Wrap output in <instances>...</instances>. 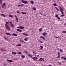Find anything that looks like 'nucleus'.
<instances>
[{"instance_id":"f257e3e1","label":"nucleus","mask_w":66,"mask_h":66,"mask_svg":"<svg viewBox=\"0 0 66 66\" xmlns=\"http://www.w3.org/2000/svg\"><path fill=\"white\" fill-rule=\"evenodd\" d=\"M5 26L7 30H8L9 31H10V28L9 27V26H8V25H7V24H5Z\"/></svg>"},{"instance_id":"f03ea898","label":"nucleus","mask_w":66,"mask_h":66,"mask_svg":"<svg viewBox=\"0 0 66 66\" xmlns=\"http://www.w3.org/2000/svg\"><path fill=\"white\" fill-rule=\"evenodd\" d=\"M59 7L60 8V10L61 11V12L62 14H64V13H63V9L62 7H61L60 6H59Z\"/></svg>"},{"instance_id":"7ed1b4c3","label":"nucleus","mask_w":66,"mask_h":66,"mask_svg":"<svg viewBox=\"0 0 66 66\" xmlns=\"http://www.w3.org/2000/svg\"><path fill=\"white\" fill-rule=\"evenodd\" d=\"M17 28H19V29H24V27L23 26H19L17 27Z\"/></svg>"},{"instance_id":"20e7f679","label":"nucleus","mask_w":66,"mask_h":66,"mask_svg":"<svg viewBox=\"0 0 66 66\" xmlns=\"http://www.w3.org/2000/svg\"><path fill=\"white\" fill-rule=\"evenodd\" d=\"M22 2L24 4H28V2L26 1H22Z\"/></svg>"},{"instance_id":"39448f33","label":"nucleus","mask_w":66,"mask_h":66,"mask_svg":"<svg viewBox=\"0 0 66 66\" xmlns=\"http://www.w3.org/2000/svg\"><path fill=\"white\" fill-rule=\"evenodd\" d=\"M6 6V4L5 3H4L2 5V7L3 8H4Z\"/></svg>"},{"instance_id":"423d86ee","label":"nucleus","mask_w":66,"mask_h":66,"mask_svg":"<svg viewBox=\"0 0 66 66\" xmlns=\"http://www.w3.org/2000/svg\"><path fill=\"white\" fill-rule=\"evenodd\" d=\"M32 59L33 60H37V57L35 56V57L32 58Z\"/></svg>"},{"instance_id":"0eeeda50","label":"nucleus","mask_w":66,"mask_h":66,"mask_svg":"<svg viewBox=\"0 0 66 66\" xmlns=\"http://www.w3.org/2000/svg\"><path fill=\"white\" fill-rule=\"evenodd\" d=\"M47 33L46 32H44L42 34V35H43L44 36H45L46 35H47Z\"/></svg>"},{"instance_id":"6e6552de","label":"nucleus","mask_w":66,"mask_h":66,"mask_svg":"<svg viewBox=\"0 0 66 66\" xmlns=\"http://www.w3.org/2000/svg\"><path fill=\"white\" fill-rule=\"evenodd\" d=\"M39 48L40 50H42L43 49V47L42 46H40Z\"/></svg>"},{"instance_id":"1a4fd4ad","label":"nucleus","mask_w":66,"mask_h":66,"mask_svg":"<svg viewBox=\"0 0 66 66\" xmlns=\"http://www.w3.org/2000/svg\"><path fill=\"white\" fill-rule=\"evenodd\" d=\"M12 35H13L14 36H17V34L14 33L12 34Z\"/></svg>"},{"instance_id":"9d476101","label":"nucleus","mask_w":66,"mask_h":66,"mask_svg":"<svg viewBox=\"0 0 66 66\" xmlns=\"http://www.w3.org/2000/svg\"><path fill=\"white\" fill-rule=\"evenodd\" d=\"M12 22H10V21H8V22H6V24H7L8 23H12Z\"/></svg>"},{"instance_id":"9b49d317","label":"nucleus","mask_w":66,"mask_h":66,"mask_svg":"<svg viewBox=\"0 0 66 66\" xmlns=\"http://www.w3.org/2000/svg\"><path fill=\"white\" fill-rule=\"evenodd\" d=\"M17 31H19L20 32H22V30L21 29H18L17 30Z\"/></svg>"},{"instance_id":"f8f14e48","label":"nucleus","mask_w":66,"mask_h":66,"mask_svg":"<svg viewBox=\"0 0 66 66\" xmlns=\"http://www.w3.org/2000/svg\"><path fill=\"white\" fill-rule=\"evenodd\" d=\"M61 58L62 59H64V60H65V61H66V58L65 57H61Z\"/></svg>"},{"instance_id":"ddd939ff","label":"nucleus","mask_w":66,"mask_h":66,"mask_svg":"<svg viewBox=\"0 0 66 66\" xmlns=\"http://www.w3.org/2000/svg\"><path fill=\"white\" fill-rule=\"evenodd\" d=\"M12 54H14V55H16L17 53H16V52H12Z\"/></svg>"},{"instance_id":"4468645a","label":"nucleus","mask_w":66,"mask_h":66,"mask_svg":"<svg viewBox=\"0 0 66 66\" xmlns=\"http://www.w3.org/2000/svg\"><path fill=\"white\" fill-rule=\"evenodd\" d=\"M7 61H8V62H13V61H12L11 60H7Z\"/></svg>"},{"instance_id":"2eb2a0df","label":"nucleus","mask_w":66,"mask_h":66,"mask_svg":"<svg viewBox=\"0 0 66 66\" xmlns=\"http://www.w3.org/2000/svg\"><path fill=\"white\" fill-rule=\"evenodd\" d=\"M24 40L25 41H28V38H26L24 39Z\"/></svg>"},{"instance_id":"dca6fc26","label":"nucleus","mask_w":66,"mask_h":66,"mask_svg":"<svg viewBox=\"0 0 66 66\" xmlns=\"http://www.w3.org/2000/svg\"><path fill=\"white\" fill-rule=\"evenodd\" d=\"M22 34L24 35H25L26 36H28V34H26L24 33H22Z\"/></svg>"},{"instance_id":"f3484780","label":"nucleus","mask_w":66,"mask_h":66,"mask_svg":"<svg viewBox=\"0 0 66 66\" xmlns=\"http://www.w3.org/2000/svg\"><path fill=\"white\" fill-rule=\"evenodd\" d=\"M6 35H9L10 36H11V34L8 33H6Z\"/></svg>"},{"instance_id":"a211bd4d","label":"nucleus","mask_w":66,"mask_h":66,"mask_svg":"<svg viewBox=\"0 0 66 66\" xmlns=\"http://www.w3.org/2000/svg\"><path fill=\"white\" fill-rule=\"evenodd\" d=\"M23 6V4H21V5H17V6Z\"/></svg>"},{"instance_id":"6ab92c4d","label":"nucleus","mask_w":66,"mask_h":66,"mask_svg":"<svg viewBox=\"0 0 66 66\" xmlns=\"http://www.w3.org/2000/svg\"><path fill=\"white\" fill-rule=\"evenodd\" d=\"M42 28H40L39 29V32L42 31Z\"/></svg>"},{"instance_id":"aec40b11","label":"nucleus","mask_w":66,"mask_h":66,"mask_svg":"<svg viewBox=\"0 0 66 66\" xmlns=\"http://www.w3.org/2000/svg\"><path fill=\"white\" fill-rule=\"evenodd\" d=\"M30 2L31 4H34V2L33 1H31Z\"/></svg>"},{"instance_id":"412c9836","label":"nucleus","mask_w":66,"mask_h":66,"mask_svg":"<svg viewBox=\"0 0 66 66\" xmlns=\"http://www.w3.org/2000/svg\"><path fill=\"white\" fill-rule=\"evenodd\" d=\"M21 13L23 15H26V13L24 12H21Z\"/></svg>"},{"instance_id":"4be33fe9","label":"nucleus","mask_w":66,"mask_h":66,"mask_svg":"<svg viewBox=\"0 0 66 66\" xmlns=\"http://www.w3.org/2000/svg\"><path fill=\"white\" fill-rule=\"evenodd\" d=\"M28 55L29 56V57H31V58L32 57V55H31L30 54H29Z\"/></svg>"},{"instance_id":"5701e85b","label":"nucleus","mask_w":66,"mask_h":66,"mask_svg":"<svg viewBox=\"0 0 66 66\" xmlns=\"http://www.w3.org/2000/svg\"><path fill=\"white\" fill-rule=\"evenodd\" d=\"M1 16H3L4 17H5L6 16L5 15H4L3 14H1Z\"/></svg>"},{"instance_id":"b1692460","label":"nucleus","mask_w":66,"mask_h":66,"mask_svg":"<svg viewBox=\"0 0 66 66\" xmlns=\"http://www.w3.org/2000/svg\"><path fill=\"white\" fill-rule=\"evenodd\" d=\"M9 16L10 17H11V18H12L13 17V15H9Z\"/></svg>"},{"instance_id":"393cba45","label":"nucleus","mask_w":66,"mask_h":66,"mask_svg":"<svg viewBox=\"0 0 66 66\" xmlns=\"http://www.w3.org/2000/svg\"><path fill=\"white\" fill-rule=\"evenodd\" d=\"M10 24L12 27H14V24Z\"/></svg>"},{"instance_id":"a878e982","label":"nucleus","mask_w":66,"mask_h":66,"mask_svg":"<svg viewBox=\"0 0 66 66\" xmlns=\"http://www.w3.org/2000/svg\"><path fill=\"white\" fill-rule=\"evenodd\" d=\"M60 51L61 52H62V53L63 52V50H62L61 49H60Z\"/></svg>"},{"instance_id":"bb28decb","label":"nucleus","mask_w":66,"mask_h":66,"mask_svg":"<svg viewBox=\"0 0 66 66\" xmlns=\"http://www.w3.org/2000/svg\"><path fill=\"white\" fill-rule=\"evenodd\" d=\"M53 6H57V5H56V4L55 3L53 4Z\"/></svg>"},{"instance_id":"cd10ccee","label":"nucleus","mask_w":66,"mask_h":66,"mask_svg":"<svg viewBox=\"0 0 66 66\" xmlns=\"http://www.w3.org/2000/svg\"><path fill=\"white\" fill-rule=\"evenodd\" d=\"M17 53H18V54H21L22 53L21 52H18Z\"/></svg>"},{"instance_id":"c85d7f7f","label":"nucleus","mask_w":66,"mask_h":66,"mask_svg":"<svg viewBox=\"0 0 66 66\" xmlns=\"http://www.w3.org/2000/svg\"><path fill=\"white\" fill-rule=\"evenodd\" d=\"M32 9L33 10H36V8L34 7H32Z\"/></svg>"},{"instance_id":"c756f323","label":"nucleus","mask_w":66,"mask_h":66,"mask_svg":"<svg viewBox=\"0 0 66 66\" xmlns=\"http://www.w3.org/2000/svg\"><path fill=\"white\" fill-rule=\"evenodd\" d=\"M21 57L23 58H24V57H25V56H24V55H22L21 56Z\"/></svg>"},{"instance_id":"7c9ffc66","label":"nucleus","mask_w":66,"mask_h":66,"mask_svg":"<svg viewBox=\"0 0 66 66\" xmlns=\"http://www.w3.org/2000/svg\"><path fill=\"white\" fill-rule=\"evenodd\" d=\"M55 9H56L57 11H59V9L57 8V7H55Z\"/></svg>"},{"instance_id":"2f4dec72","label":"nucleus","mask_w":66,"mask_h":66,"mask_svg":"<svg viewBox=\"0 0 66 66\" xmlns=\"http://www.w3.org/2000/svg\"><path fill=\"white\" fill-rule=\"evenodd\" d=\"M21 42L22 43H23V44H24V43H26L25 42L22 41V40Z\"/></svg>"},{"instance_id":"473e14b6","label":"nucleus","mask_w":66,"mask_h":66,"mask_svg":"<svg viewBox=\"0 0 66 66\" xmlns=\"http://www.w3.org/2000/svg\"><path fill=\"white\" fill-rule=\"evenodd\" d=\"M17 46H21V44H18L16 45Z\"/></svg>"},{"instance_id":"72a5a7b5","label":"nucleus","mask_w":66,"mask_h":66,"mask_svg":"<svg viewBox=\"0 0 66 66\" xmlns=\"http://www.w3.org/2000/svg\"><path fill=\"white\" fill-rule=\"evenodd\" d=\"M1 51H4V49H3V48H2V49H1Z\"/></svg>"},{"instance_id":"f704fd0d","label":"nucleus","mask_w":66,"mask_h":66,"mask_svg":"<svg viewBox=\"0 0 66 66\" xmlns=\"http://www.w3.org/2000/svg\"><path fill=\"white\" fill-rule=\"evenodd\" d=\"M16 12L17 13H20V12L18 10Z\"/></svg>"},{"instance_id":"c9c22d12","label":"nucleus","mask_w":66,"mask_h":66,"mask_svg":"<svg viewBox=\"0 0 66 66\" xmlns=\"http://www.w3.org/2000/svg\"><path fill=\"white\" fill-rule=\"evenodd\" d=\"M41 61H42L43 62H44V61H45V60L44 59H43L42 58V59L41 60Z\"/></svg>"},{"instance_id":"e433bc0d","label":"nucleus","mask_w":66,"mask_h":66,"mask_svg":"<svg viewBox=\"0 0 66 66\" xmlns=\"http://www.w3.org/2000/svg\"><path fill=\"white\" fill-rule=\"evenodd\" d=\"M58 56H60V52L58 51Z\"/></svg>"},{"instance_id":"4c0bfd02","label":"nucleus","mask_w":66,"mask_h":66,"mask_svg":"<svg viewBox=\"0 0 66 66\" xmlns=\"http://www.w3.org/2000/svg\"><path fill=\"white\" fill-rule=\"evenodd\" d=\"M63 33H66V31H63Z\"/></svg>"},{"instance_id":"58836bf2","label":"nucleus","mask_w":66,"mask_h":66,"mask_svg":"<svg viewBox=\"0 0 66 66\" xmlns=\"http://www.w3.org/2000/svg\"><path fill=\"white\" fill-rule=\"evenodd\" d=\"M57 19H59V20H60V19H61V18L59 17H58Z\"/></svg>"},{"instance_id":"ea45409f","label":"nucleus","mask_w":66,"mask_h":66,"mask_svg":"<svg viewBox=\"0 0 66 66\" xmlns=\"http://www.w3.org/2000/svg\"><path fill=\"white\" fill-rule=\"evenodd\" d=\"M58 16H59L58 15H56L55 16V17H58Z\"/></svg>"},{"instance_id":"a19ab883","label":"nucleus","mask_w":66,"mask_h":66,"mask_svg":"<svg viewBox=\"0 0 66 66\" xmlns=\"http://www.w3.org/2000/svg\"><path fill=\"white\" fill-rule=\"evenodd\" d=\"M39 42L41 43H43V41H42V40H40Z\"/></svg>"},{"instance_id":"79ce46f5","label":"nucleus","mask_w":66,"mask_h":66,"mask_svg":"<svg viewBox=\"0 0 66 66\" xmlns=\"http://www.w3.org/2000/svg\"><path fill=\"white\" fill-rule=\"evenodd\" d=\"M60 57V56H58L57 57V59H59Z\"/></svg>"},{"instance_id":"37998d69","label":"nucleus","mask_w":66,"mask_h":66,"mask_svg":"<svg viewBox=\"0 0 66 66\" xmlns=\"http://www.w3.org/2000/svg\"><path fill=\"white\" fill-rule=\"evenodd\" d=\"M43 36H40V38H43Z\"/></svg>"},{"instance_id":"c03bdc74","label":"nucleus","mask_w":66,"mask_h":66,"mask_svg":"<svg viewBox=\"0 0 66 66\" xmlns=\"http://www.w3.org/2000/svg\"><path fill=\"white\" fill-rule=\"evenodd\" d=\"M42 38H43V39L44 40H45V38H44V37H42Z\"/></svg>"},{"instance_id":"a18cd8bd","label":"nucleus","mask_w":66,"mask_h":66,"mask_svg":"<svg viewBox=\"0 0 66 66\" xmlns=\"http://www.w3.org/2000/svg\"><path fill=\"white\" fill-rule=\"evenodd\" d=\"M57 63H58V64H60V65H61V63H60L59 62H57Z\"/></svg>"},{"instance_id":"49530a36","label":"nucleus","mask_w":66,"mask_h":66,"mask_svg":"<svg viewBox=\"0 0 66 66\" xmlns=\"http://www.w3.org/2000/svg\"><path fill=\"white\" fill-rule=\"evenodd\" d=\"M42 59H43V58H40L39 59V60H42Z\"/></svg>"},{"instance_id":"de8ad7c7","label":"nucleus","mask_w":66,"mask_h":66,"mask_svg":"<svg viewBox=\"0 0 66 66\" xmlns=\"http://www.w3.org/2000/svg\"><path fill=\"white\" fill-rule=\"evenodd\" d=\"M15 18H17V16H16V15H15Z\"/></svg>"},{"instance_id":"09e8293b","label":"nucleus","mask_w":66,"mask_h":66,"mask_svg":"<svg viewBox=\"0 0 66 66\" xmlns=\"http://www.w3.org/2000/svg\"><path fill=\"white\" fill-rule=\"evenodd\" d=\"M55 38H58V37L55 36Z\"/></svg>"},{"instance_id":"8fccbe9b","label":"nucleus","mask_w":66,"mask_h":66,"mask_svg":"<svg viewBox=\"0 0 66 66\" xmlns=\"http://www.w3.org/2000/svg\"><path fill=\"white\" fill-rule=\"evenodd\" d=\"M33 53H35V54H36V52H34V51L33 52Z\"/></svg>"},{"instance_id":"3c124183","label":"nucleus","mask_w":66,"mask_h":66,"mask_svg":"<svg viewBox=\"0 0 66 66\" xmlns=\"http://www.w3.org/2000/svg\"><path fill=\"white\" fill-rule=\"evenodd\" d=\"M24 52H26V53H27V51H24Z\"/></svg>"},{"instance_id":"603ef678","label":"nucleus","mask_w":66,"mask_h":66,"mask_svg":"<svg viewBox=\"0 0 66 66\" xmlns=\"http://www.w3.org/2000/svg\"><path fill=\"white\" fill-rule=\"evenodd\" d=\"M0 3H2V1L0 0Z\"/></svg>"},{"instance_id":"864d4df0","label":"nucleus","mask_w":66,"mask_h":66,"mask_svg":"<svg viewBox=\"0 0 66 66\" xmlns=\"http://www.w3.org/2000/svg\"><path fill=\"white\" fill-rule=\"evenodd\" d=\"M16 20H18V18H16Z\"/></svg>"},{"instance_id":"5fc2aeb1","label":"nucleus","mask_w":66,"mask_h":66,"mask_svg":"<svg viewBox=\"0 0 66 66\" xmlns=\"http://www.w3.org/2000/svg\"><path fill=\"white\" fill-rule=\"evenodd\" d=\"M61 16H62V17H63L64 16V15H61Z\"/></svg>"},{"instance_id":"6e6d98bb","label":"nucleus","mask_w":66,"mask_h":66,"mask_svg":"<svg viewBox=\"0 0 66 66\" xmlns=\"http://www.w3.org/2000/svg\"><path fill=\"white\" fill-rule=\"evenodd\" d=\"M44 16H46V14H44L43 15Z\"/></svg>"},{"instance_id":"4d7b16f0","label":"nucleus","mask_w":66,"mask_h":66,"mask_svg":"<svg viewBox=\"0 0 66 66\" xmlns=\"http://www.w3.org/2000/svg\"><path fill=\"white\" fill-rule=\"evenodd\" d=\"M15 61H17V59H15Z\"/></svg>"},{"instance_id":"13d9d810","label":"nucleus","mask_w":66,"mask_h":66,"mask_svg":"<svg viewBox=\"0 0 66 66\" xmlns=\"http://www.w3.org/2000/svg\"><path fill=\"white\" fill-rule=\"evenodd\" d=\"M57 50H59V49L57 48Z\"/></svg>"},{"instance_id":"bf43d9fd","label":"nucleus","mask_w":66,"mask_h":66,"mask_svg":"<svg viewBox=\"0 0 66 66\" xmlns=\"http://www.w3.org/2000/svg\"><path fill=\"white\" fill-rule=\"evenodd\" d=\"M22 1H22H24V0H21Z\"/></svg>"},{"instance_id":"052dcab7","label":"nucleus","mask_w":66,"mask_h":66,"mask_svg":"<svg viewBox=\"0 0 66 66\" xmlns=\"http://www.w3.org/2000/svg\"><path fill=\"white\" fill-rule=\"evenodd\" d=\"M4 38L5 39H7V38H6V37H4Z\"/></svg>"},{"instance_id":"680f3d73","label":"nucleus","mask_w":66,"mask_h":66,"mask_svg":"<svg viewBox=\"0 0 66 66\" xmlns=\"http://www.w3.org/2000/svg\"><path fill=\"white\" fill-rule=\"evenodd\" d=\"M60 37H58V38H59V39H60Z\"/></svg>"},{"instance_id":"e2e57ef3","label":"nucleus","mask_w":66,"mask_h":66,"mask_svg":"<svg viewBox=\"0 0 66 66\" xmlns=\"http://www.w3.org/2000/svg\"><path fill=\"white\" fill-rule=\"evenodd\" d=\"M40 14H41V15H42V13H40Z\"/></svg>"},{"instance_id":"0e129e2a","label":"nucleus","mask_w":66,"mask_h":66,"mask_svg":"<svg viewBox=\"0 0 66 66\" xmlns=\"http://www.w3.org/2000/svg\"><path fill=\"white\" fill-rule=\"evenodd\" d=\"M0 4H2V3H0Z\"/></svg>"},{"instance_id":"69168bd1","label":"nucleus","mask_w":66,"mask_h":66,"mask_svg":"<svg viewBox=\"0 0 66 66\" xmlns=\"http://www.w3.org/2000/svg\"><path fill=\"white\" fill-rule=\"evenodd\" d=\"M18 20H16V22H18Z\"/></svg>"},{"instance_id":"338daca9","label":"nucleus","mask_w":66,"mask_h":66,"mask_svg":"<svg viewBox=\"0 0 66 66\" xmlns=\"http://www.w3.org/2000/svg\"><path fill=\"white\" fill-rule=\"evenodd\" d=\"M60 17H62V16H62L60 15Z\"/></svg>"},{"instance_id":"774afa93","label":"nucleus","mask_w":66,"mask_h":66,"mask_svg":"<svg viewBox=\"0 0 66 66\" xmlns=\"http://www.w3.org/2000/svg\"><path fill=\"white\" fill-rule=\"evenodd\" d=\"M58 21H60V20H58Z\"/></svg>"}]
</instances>
